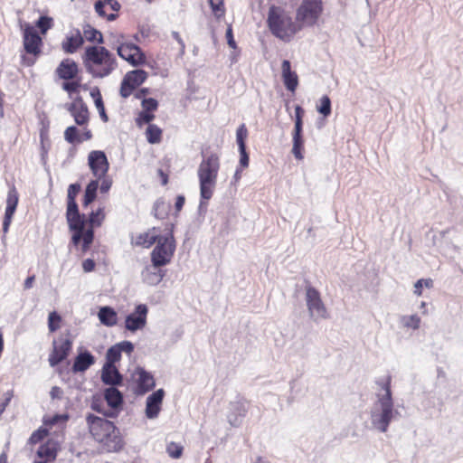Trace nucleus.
I'll return each mask as SVG.
<instances>
[{
  "label": "nucleus",
  "instance_id": "72a5a7b5",
  "mask_svg": "<svg viewBox=\"0 0 463 463\" xmlns=\"http://www.w3.org/2000/svg\"><path fill=\"white\" fill-rule=\"evenodd\" d=\"M163 131L162 129L155 125L149 124L146 130V137L150 144H158L162 140Z\"/></svg>",
  "mask_w": 463,
  "mask_h": 463
},
{
  "label": "nucleus",
  "instance_id": "cd10ccee",
  "mask_svg": "<svg viewBox=\"0 0 463 463\" xmlns=\"http://www.w3.org/2000/svg\"><path fill=\"white\" fill-rule=\"evenodd\" d=\"M95 363L94 356L90 352L79 354L74 360L72 370L75 373L84 372Z\"/></svg>",
  "mask_w": 463,
  "mask_h": 463
},
{
  "label": "nucleus",
  "instance_id": "6e6552de",
  "mask_svg": "<svg viewBox=\"0 0 463 463\" xmlns=\"http://www.w3.org/2000/svg\"><path fill=\"white\" fill-rule=\"evenodd\" d=\"M324 12L323 0H302L296 10V19L300 29L314 27Z\"/></svg>",
  "mask_w": 463,
  "mask_h": 463
},
{
  "label": "nucleus",
  "instance_id": "f704fd0d",
  "mask_svg": "<svg viewBox=\"0 0 463 463\" xmlns=\"http://www.w3.org/2000/svg\"><path fill=\"white\" fill-rule=\"evenodd\" d=\"M54 25L53 19L47 15H42L35 23V26L39 29L42 35H45L47 32Z\"/></svg>",
  "mask_w": 463,
  "mask_h": 463
},
{
  "label": "nucleus",
  "instance_id": "774afa93",
  "mask_svg": "<svg viewBox=\"0 0 463 463\" xmlns=\"http://www.w3.org/2000/svg\"><path fill=\"white\" fill-rule=\"evenodd\" d=\"M99 116H100L101 119L104 122H107L109 120V118L105 112V109H99Z\"/></svg>",
  "mask_w": 463,
  "mask_h": 463
},
{
  "label": "nucleus",
  "instance_id": "0eeeda50",
  "mask_svg": "<svg viewBox=\"0 0 463 463\" xmlns=\"http://www.w3.org/2000/svg\"><path fill=\"white\" fill-rule=\"evenodd\" d=\"M174 225L166 227V232L157 241L151 252V261L156 268L163 267L171 262L175 251V241L173 233Z\"/></svg>",
  "mask_w": 463,
  "mask_h": 463
},
{
  "label": "nucleus",
  "instance_id": "58836bf2",
  "mask_svg": "<svg viewBox=\"0 0 463 463\" xmlns=\"http://www.w3.org/2000/svg\"><path fill=\"white\" fill-rule=\"evenodd\" d=\"M62 318L56 312L52 311L48 316V329L51 333L56 332L61 326Z\"/></svg>",
  "mask_w": 463,
  "mask_h": 463
},
{
  "label": "nucleus",
  "instance_id": "ea45409f",
  "mask_svg": "<svg viewBox=\"0 0 463 463\" xmlns=\"http://www.w3.org/2000/svg\"><path fill=\"white\" fill-rule=\"evenodd\" d=\"M166 452L172 458H180L184 453V447L179 443L171 441L166 445Z\"/></svg>",
  "mask_w": 463,
  "mask_h": 463
},
{
  "label": "nucleus",
  "instance_id": "c03bdc74",
  "mask_svg": "<svg viewBox=\"0 0 463 463\" xmlns=\"http://www.w3.org/2000/svg\"><path fill=\"white\" fill-rule=\"evenodd\" d=\"M107 362L106 364H115V363L118 362L121 359V352L117 346V345H112L107 352L106 354Z\"/></svg>",
  "mask_w": 463,
  "mask_h": 463
},
{
  "label": "nucleus",
  "instance_id": "680f3d73",
  "mask_svg": "<svg viewBox=\"0 0 463 463\" xmlns=\"http://www.w3.org/2000/svg\"><path fill=\"white\" fill-rule=\"evenodd\" d=\"M184 202H185V198L184 195H178L176 197L175 204L176 212H180L182 210V208L184 207Z\"/></svg>",
  "mask_w": 463,
  "mask_h": 463
},
{
  "label": "nucleus",
  "instance_id": "dca6fc26",
  "mask_svg": "<svg viewBox=\"0 0 463 463\" xmlns=\"http://www.w3.org/2000/svg\"><path fill=\"white\" fill-rule=\"evenodd\" d=\"M89 165L93 175L100 179L107 175L109 170V162L107 156L103 151L93 150L89 154L88 156Z\"/></svg>",
  "mask_w": 463,
  "mask_h": 463
},
{
  "label": "nucleus",
  "instance_id": "f03ea898",
  "mask_svg": "<svg viewBox=\"0 0 463 463\" xmlns=\"http://www.w3.org/2000/svg\"><path fill=\"white\" fill-rule=\"evenodd\" d=\"M89 432L106 452H118L124 445L123 437L116 425L102 417L94 414L86 416Z\"/></svg>",
  "mask_w": 463,
  "mask_h": 463
},
{
  "label": "nucleus",
  "instance_id": "f8f14e48",
  "mask_svg": "<svg viewBox=\"0 0 463 463\" xmlns=\"http://www.w3.org/2000/svg\"><path fill=\"white\" fill-rule=\"evenodd\" d=\"M306 302L310 316L315 319H326L327 309L322 301L320 293L315 288L308 286L306 288Z\"/></svg>",
  "mask_w": 463,
  "mask_h": 463
},
{
  "label": "nucleus",
  "instance_id": "de8ad7c7",
  "mask_svg": "<svg viewBox=\"0 0 463 463\" xmlns=\"http://www.w3.org/2000/svg\"><path fill=\"white\" fill-rule=\"evenodd\" d=\"M405 327L418 329L420 325V318L418 315H411L403 318Z\"/></svg>",
  "mask_w": 463,
  "mask_h": 463
},
{
  "label": "nucleus",
  "instance_id": "79ce46f5",
  "mask_svg": "<svg viewBox=\"0 0 463 463\" xmlns=\"http://www.w3.org/2000/svg\"><path fill=\"white\" fill-rule=\"evenodd\" d=\"M49 435V430L46 428L40 427L38 430L33 431L29 438L28 443L31 445H35L41 442L43 439H45Z\"/></svg>",
  "mask_w": 463,
  "mask_h": 463
},
{
  "label": "nucleus",
  "instance_id": "2f4dec72",
  "mask_svg": "<svg viewBox=\"0 0 463 463\" xmlns=\"http://www.w3.org/2000/svg\"><path fill=\"white\" fill-rule=\"evenodd\" d=\"M105 400L111 408H118L123 402L120 392L115 387H109L105 391Z\"/></svg>",
  "mask_w": 463,
  "mask_h": 463
},
{
  "label": "nucleus",
  "instance_id": "473e14b6",
  "mask_svg": "<svg viewBox=\"0 0 463 463\" xmlns=\"http://www.w3.org/2000/svg\"><path fill=\"white\" fill-rule=\"evenodd\" d=\"M99 188V181L98 180H92L90 181L84 193L83 200H82V205L84 207H87L89 204H90L97 196V190Z\"/></svg>",
  "mask_w": 463,
  "mask_h": 463
},
{
  "label": "nucleus",
  "instance_id": "5701e85b",
  "mask_svg": "<svg viewBox=\"0 0 463 463\" xmlns=\"http://www.w3.org/2000/svg\"><path fill=\"white\" fill-rule=\"evenodd\" d=\"M281 74L286 89L294 93L298 86V77L296 71H291L289 61L284 60L282 61Z\"/></svg>",
  "mask_w": 463,
  "mask_h": 463
},
{
  "label": "nucleus",
  "instance_id": "864d4df0",
  "mask_svg": "<svg viewBox=\"0 0 463 463\" xmlns=\"http://www.w3.org/2000/svg\"><path fill=\"white\" fill-rule=\"evenodd\" d=\"M117 346L120 350V352H126L128 354H131L134 350V345L129 341H123L118 344H117Z\"/></svg>",
  "mask_w": 463,
  "mask_h": 463
},
{
  "label": "nucleus",
  "instance_id": "b1692460",
  "mask_svg": "<svg viewBox=\"0 0 463 463\" xmlns=\"http://www.w3.org/2000/svg\"><path fill=\"white\" fill-rule=\"evenodd\" d=\"M60 449L59 443L53 439H48L41 445L36 452L38 458L48 462L55 461L58 451Z\"/></svg>",
  "mask_w": 463,
  "mask_h": 463
},
{
  "label": "nucleus",
  "instance_id": "7c9ffc66",
  "mask_svg": "<svg viewBox=\"0 0 463 463\" xmlns=\"http://www.w3.org/2000/svg\"><path fill=\"white\" fill-rule=\"evenodd\" d=\"M303 152L304 139L302 137V130L294 129L292 154L294 155L296 159L302 160L304 158Z\"/></svg>",
  "mask_w": 463,
  "mask_h": 463
},
{
  "label": "nucleus",
  "instance_id": "39448f33",
  "mask_svg": "<svg viewBox=\"0 0 463 463\" xmlns=\"http://www.w3.org/2000/svg\"><path fill=\"white\" fill-rule=\"evenodd\" d=\"M266 22L270 33L284 42H289L301 31L297 19L293 20L289 12L281 5H271L269 7Z\"/></svg>",
  "mask_w": 463,
  "mask_h": 463
},
{
  "label": "nucleus",
  "instance_id": "2eb2a0df",
  "mask_svg": "<svg viewBox=\"0 0 463 463\" xmlns=\"http://www.w3.org/2000/svg\"><path fill=\"white\" fill-rule=\"evenodd\" d=\"M147 313L148 308L145 304L137 305L134 312L126 317V329L131 332L143 329L146 325Z\"/></svg>",
  "mask_w": 463,
  "mask_h": 463
},
{
  "label": "nucleus",
  "instance_id": "37998d69",
  "mask_svg": "<svg viewBox=\"0 0 463 463\" xmlns=\"http://www.w3.org/2000/svg\"><path fill=\"white\" fill-rule=\"evenodd\" d=\"M212 11L216 18H221L225 14L223 0H209Z\"/></svg>",
  "mask_w": 463,
  "mask_h": 463
},
{
  "label": "nucleus",
  "instance_id": "a211bd4d",
  "mask_svg": "<svg viewBox=\"0 0 463 463\" xmlns=\"http://www.w3.org/2000/svg\"><path fill=\"white\" fill-rule=\"evenodd\" d=\"M84 44V38L81 31L78 28L71 30L61 43V48L64 53H75Z\"/></svg>",
  "mask_w": 463,
  "mask_h": 463
},
{
  "label": "nucleus",
  "instance_id": "09e8293b",
  "mask_svg": "<svg viewBox=\"0 0 463 463\" xmlns=\"http://www.w3.org/2000/svg\"><path fill=\"white\" fill-rule=\"evenodd\" d=\"M305 111L304 109L299 106H296L295 108V128L294 129L303 130V117H304Z\"/></svg>",
  "mask_w": 463,
  "mask_h": 463
},
{
  "label": "nucleus",
  "instance_id": "a878e982",
  "mask_svg": "<svg viewBox=\"0 0 463 463\" xmlns=\"http://www.w3.org/2000/svg\"><path fill=\"white\" fill-rule=\"evenodd\" d=\"M92 137V132L88 128L84 127L81 135L75 126L68 127L64 131V138L70 144L81 143L90 140Z\"/></svg>",
  "mask_w": 463,
  "mask_h": 463
},
{
  "label": "nucleus",
  "instance_id": "3c124183",
  "mask_svg": "<svg viewBox=\"0 0 463 463\" xmlns=\"http://www.w3.org/2000/svg\"><path fill=\"white\" fill-rule=\"evenodd\" d=\"M90 95H91V97L94 99L95 106H96L98 110L105 109L104 108V103H103V100H102V96H101L100 91H99V89L92 90L91 92H90Z\"/></svg>",
  "mask_w": 463,
  "mask_h": 463
},
{
  "label": "nucleus",
  "instance_id": "4c0bfd02",
  "mask_svg": "<svg viewBox=\"0 0 463 463\" xmlns=\"http://www.w3.org/2000/svg\"><path fill=\"white\" fill-rule=\"evenodd\" d=\"M69 420L68 414H55L53 416H47L43 418V424L46 427L52 428V426L62 423L65 424Z\"/></svg>",
  "mask_w": 463,
  "mask_h": 463
},
{
  "label": "nucleus",
  "instance_id": "9d476101",
  "mask_svg": "<svg viewBox=\"0 0 463 463\" xmlns=\"http://www.w3.org/2000/svg\"><path fill=\"white\" fill-rule=\"evenodd\" d=\"M73 345V336L68 330L60 335L52 341V349L49 354V364L52 367H55L67 359L71 352Z\"/></svg>",
  "mask_w": 463,
  "mask_h": 463
},
{
  "label": "nucleus",
  "instance_id": "0e129e2a",
  "mask_svg": "<svg viewBox=\"0 0 463 463\" xmlns=\"http://www.w3.org/2000/svg\"><path fill=\"white\" fill-rule=\"evenodd\" d=\"M157 174L161 179V184L163 185H166L168 183V175L165 173L162 169H158Z\"/></svg>",
  "mask_w": 463,
  "mask_h": 463
},
{
  "label": "nucleus",
  "instance_id": "7ed1b4c3",
  "mask_svg": "<svg viewBox=\"0 0 463 463\" xmlns=\"http://www.w3.org/2000/svg\"><path fill=\"white\" fill-rule=\"evenodd\" d=\"M82 63L93 78H105L118 67L115 55L101 45L87 46L82 54Z\"/></svg>",
  "mask_w": 463,
  "mask_h": 463
},
{
  "label": "nucleus",
  "instance_id": "1a4fd4ad",
  "mask_svg": "<svg viewBox=\"0 0 463 463\" xmlns=\"http://www.w3.org/2000/svg\"><path fill=\"white\" fill-rule=\"evenodd\" d=\"M380 385L385 393L379 399L382 412L379 419L374 421V424L378 430L385 432L392 418L393 404L391 392V377L387 376L383 382L380 383Z\"/></svg>",
  "mask_w": 463,
  "mask_h": 463
},
{
  "label": "nucleus",
  "instance_id": "052dcab7",
  "mask_svg": "<svg viewBox=\"0 0 463 463\" xmlns=\"http://www.w3.org/2000/svg\"><path fill=\"white\" fill-rule=\"evenodd\" d=\"M62 394L63 392L59 386H53L50 392L52 399H61Z\"/></svg>",
  "mask_w": 463,
  "mask_h": 463
},
{
  "label": "nucleus",
  "instance_id": "ddd939ff",
  "mask_svg": "<svg viewBox=\"0 0 463 463\" xmlns=\"http://www.w3.org/2000/svg\"><path fill=\"white\" fill-rule=\"evenodd\" d=\"M147 76V72L144 70L128 71L121 81L119 95L123 99L128 98L135 90L146 81Z\"/></svg>",
  "mask_w": 463,
  "mask_h": 463
},
{
  "label": "nucleus",
  "instance_id": "a19ab883",
  "mask_svg": "<svg viewBox=\"0 0 463 463\" xmlns=\"http://www.w3.org/2000/svg\"><path fill=\"white\" fill-rule=\"evenodd\" d=\"M317 109L325 118L331 114V100L327 95L321 97L319 104L317 106Z\"/></svg>",
  "mask_w": 463,
  "mask_h": 463
},
{
  "label": "nucleus",
  "instance_id": "a18cd8bd",
  "mask_svg": "<svg viewBox=\"0 0 463 463\" xmlns=\"http://www.w3.org/2000/svg\"><path fill=\"white\" fill-rule=\"evenodd\" d=\"M248 137V129L245 124H241L236 131V140L239 148L246 147L245 141Z\"/></svg>",
  "mask_w": 463,
  "mask_h": 463
},
{
  "label": "nucleus",
  "instance_id": "bf43d9fd",
  "mask_svg": "<svg viewBox=\"0 0 463 463\" xmlns=\"http://www.w3.org/2000/svg\"><path fill=\"white\" fill-rule=\"evenodd\" d=\"M5 398L3 402H0V416L3 414V412L5 411L6 407L9 405L12 398H13V392H8L5 394Z\"/></svg>",
  "mask_w": 463,
  "mask_h": 463
},
{
  "label": "nucleus",
  "instance_id": "412c9836",
  "mask_svg": "<svg viewBox=\"0 0 463 463\" xmlns=\"http://www.w3.org/2000/svg\"><path fill=\"white\" fill-rule=\"evenodd\" d=\"M56 75L64 80H74L79 74V66L72 59L62 60L55 70Z\"/></svg>",
  "mask_w": 463,
  "mask_h": 463
},
{
  "label": "nucleus",
  "instance_id": "aec40b11",
  "mask_svg": "<svg viewBox=\"0 0 463 463\" xmlns=\"http://www.w3.org/2000/svg\"><path fill=\"white\" fill-rule=\"evenodd\" d=\"M136 376V388L135 393L137 395H143L155 387V379L153 375L142 368L137 369L135 372Z\"/></svg>",
  "mask_w": 463,
  "mask_h": 463
},
{
  "label": "nucleus",
  "instance_id": "9b49d317",
  "mask_svg": "<svg viewBox=\"0 0 463 463\" xmlns=\"http://www.w3.org/2000/svg\"><path fill=\"white\" fill-rule=\"evenodd\" d=\"M118 55L133 67L144 65L146 62V56L142 49L130 41H118L114 48Z\"/></svg>",
  "mask_w": 463,
  "mask_h": 463
},
{
  "label": "nucleus",
  "instance_id": "6e6d98bb",
  "mask_svg": "<svg viewBox=\"0 0 463 463\" xmlns=\"http://www.w3.org/2000/svg\"><path fill=\"white\" fill-rule=\"evenodd\" d=\"M239 151H240V155H241L240 165L244 168L248 167L250 159H249V155L246 152V147L239 148Z\"/></svg>",
  "mask_w": 463,
  "mask_h": 463
},
{
  "label": "nucleus",
  "instance_id": "4d7b16f0",
  "mask_svg": "<svg viewBox=\"0 0 463 463\" xmlns=\"http://www.w3.org/2000/svg\"><path fill=\"white\" fill-rule=\"evenodd\" d=\"M226 39H227L228 45L231 48H232V49H236L237 48L236 42H235V40L233 38V33H232V25H229L228 28H227Z\"/></svg>",
  "mask_w": 463,
  "mask_h": 463
},
{
  "label": "nucleus",
  "instance_id": "603ef678",
  "mask_svg": "<svg viewBox=\"0 0 463 463\" xmlns=\"http://www.w3.org/2000/svg\"><path fill=\"white\" fill-rule=\"evenodd\" d=\"M99 182V179H96ZM100 185H99V190L102 194H106L109 191L111 185H112V180L106 175H104V177H101L100 178Z\"/></svg>",
  "mask_w": 463,
  "mask_h": 463
},
{
  "label": "nucleus",
  "instance_id": "69168bd1",
  "mask_svg": "<svg viewBox=\"0 0 463 463\" xmlns=\"http://www.w3.org/2000/svg\"><path fill=\"white\" fill-rule=\"evenodd\" d=\"M34 280H35L34 275L29 276L24 281V288L25 289L31 288L33 285Z\"/></svg>",
  "mask_w": 463,
  "mask_h": 463
},
{
  "label": "nucleus",
  "instance_id": "e433bc0d",
  "mask_svg": "<svg viewBox=\"0 0 463 463\" xmlns=\"http://www.w3.org/2000/svg\"><path fill=\"white\" fill-rule=\"evenodd\" d=\"M170 208V204L164 200L156 201L154 206L155 216L158 219H165L168 215Z\"/></svg>",
  "mask_w": 463,
  "mask_h": 463
},
{
  "label": "nucleus",
  "instance_id": "f257e3e1",
  "mask_svg": "<svg viewBox=\"0 0 463 463\" xmlns=\"http://www.w3.org/2000/svg\"><path fill=\"white\" fill-rule=\"evenodd\" d=\"M81 191L79 183L71 184L67 189L66 221L71 232V243L80 247L83 253L87 252L94 241V230L100 227L106 219V207L99 206L92 210L88 217L80 213L76 198Z\"/></svg>",
  "mask_w": 463,
  "mask_h": 463
},
{
  "label": "nucleus",
  "instance_id": "6ab92c4d",
  "mask_svg": "<svg viewBox=\"0 0 463 463\" xmlns=\"http://www.w3.org/2000/svg\"><path fill=\"white\" fill-rule=\"evenodd\" d=\"M119 9L120 5L117 0H99L95 3L96 13L108 21H114Z\"/></svg>",
  "mask_w": 463,
  "mask_h": 463
},
{
  "label": "nucleus",
  "instance_id": "20e7f679",
  "mask_svg": "<svg viewBox=\"0 0 463 463\" xmlns=\"http://www.w3.org/2000/svg\"><path fill=\"white\" fill-rule=\"evenodd\" d=\"M202 161L198 166L197 175L200 184V194L203 199L212 198L217 184L221 168L220 155L207 147L202 151Z\"/></svg>",
  "mask_w": 463,
  "mask_h": 463
},
{
  "label": "nucleus",
  "instance_id": "49530a36",
  "mask_svg": "<svg viewBox=\"0 0 463 463\" xmlns=\"http://www.w3.org/2000/svg\"><path fill=\"white\" fill-rule=\"evenodd\" d=\"M154 118H155L154 113L142 109V111H140L138 113V116L136 118V123L138 127H142L144 124L149 125L150 122L154 120Z\"/></svg>",
  "mask_w": 463,
  "mask_h": 463
},
{
  "label": "nucleus",
  "instance_id": "338daca9",
  "mask_svg": "<svg viewBox=\"0 0 463 463\" xmlns=\"http://www.w3.org/2000/svg\"><path fill=\"white\" fill-rule=\"evenodd\" d=\"M172 35H173L174 39L175 41H177L179 43V44L181 45V50L184 51V43L183 39L181 38L179 33L174 32Z\"/></svg>",
  "mask_w": 463,
  "mask_h": 463
},
{
  "label": "nucleus",
  "instance_id": "4be33fe9",
  "mask_svg": "<svg viewBox=\"0 0 463 463\" xmlns=\"http://www.w3.org/2000/svg\"><path fill=\"white\" fill-rule=\"evenodd\" d=\"M165 392L159 389L150 394L146 399V415L148 419L156 418L161 411Z\"/></svg>",
  "mask_w": 463,
  "mask_h": 463
},
{
  "label": "nucleus",
  "instance_id": "4468645a",
  "mask_svg": "<svg viewBox=\"0 0 463 463\" xmlns=\"http://www.w3.org/2000/svg\"><path fill=\"white\" fill-rule=\"evenodd\" d=\"M67 109L74 118L77 125L88 128L90 122V111L80 96L75 98L71 103L68 104Z\"/></svg>",
  "mask_w": 463,
  "mask_h": 463
},
{
  "label": "nucleus",
  "instance_id": "5fc2aeb1",
  "mask_svg": "<svg viewBox=\"0 0 463 463\" xmlns=\"http://www.w3.org/2000/svg\"><path fill=\"white\" fill-rule=\"evenodd\" d=\"M40 139L41 144L43 147L45 146V145H50V139H49V128L48 127H43L40 130Z\"/></svg>",
  "mask_w": 463,
  "mask_h": 463
},
{
  "label": "nucleus",
  "instance_id": "bb28decb",
  "mask_svg": "<svg viewBox=\"0 0 463 463\" xmlns=\"http://www.w3.org/2000/svg\"><path fill=\"white\" fill-rule=\"evenodd\" d=\"M101 380L105 384L113 386L122 382V376L115 364H105L101 372Z\"/></svg>",
  "mask_w": 463,
  "mask_h": 463
},
{
  "label": "nucleus",
  "instance_id": "f3484780",
  "mask_svg": "<svg viewBox=\"0 0 463 463\" xmlns=\"http://www.w3.org/2000/svg\"><path fill=\"white\" fill-rule=\"evenodd\" d=\"M19 202V194L14 185H13L7 194L6 197V207L5 212V217L3 222V231L6 233L11 225L14 214L16 211Z\"/></svg>",
  "mask_w": 463,
  "mask_h": 463
},
{
  "label": "nucleus",
  "instance_id": "8fccbe9b",
  "mask_svg": "<svg viewBox=\"0 0 463 463\" xmlns=\"http://www.w3.org/2000/svg\"><path fill=\"white\" fill-rule=\"evenodd\" d=\"M158 102L153 98L144 99L142 100V109L146 111L154 113L157 109Z\"/></svg>",
  "mask_w": 463,
  "mask_h": 463
},
{
  "label": "nucleus",
  "instance_id": "e2e57ef3",
  "mask_svg": "<svg viewBox=\"0 0 463 463\" xmlns=\"http://www.w3.org/2000/svg\"><path fill=\"white\" fill-rule=\"evenodd\" d=\"M422 287H423V279L417 280V282L414 284V294L417 296H421Z\"/></svg>",
  "mask_w": 463,
  "mask_h": 463
},
{
  "label": "nucleus",
  "instance_id": "423d86ee",
  "mask_svg": "<svg viewBox=\"0 0 463 463\" xmlns=\"http://www.w3.org/2000/svg\"><path fill=\"white\" fill-rule=\"evenodd\" d=\"M23 33V47L24 53L21 54V65L32 67L42 54L43 41L36 28L29 23L21 25Z\"/></svg>",
  "mask_w": 463,
  "mask_h": 463
},
{
  "label": "nucleus",
  "instance_id": "c85d7f7f",
  "mask_svg": "<svg viewBox=\"0 0 463 463\" xmlns=\"http://www.w3.org/2000/svg\"><path fill=\"white\" fill-rule=\"evenodd\" d=\"M81 34L84 41L89 43H96L97 45H101L104 43L102 33L89 24L82 25Z\"/></svg>",
  "mask_w": 463,
  "mask_h": 463
},
{
  "label": "nucleus",
  "instance_id": "c756f323",
  "mask_svg": "<svg viewBox=\"0 0 463 463\" xmlns=\"http://www.w3.org/2000/svg\"><path fill=\"white\" fill-rule=\"evenodd\" d=\"M98 317L101 324L107 326H114L118 322V314L110 307H100Z\"/></svg>",
  "mask_w": 463,
  "mask_h": 463
},
{
  "label": "nucleus",
  "instance_id": "393cba45",
  "mask_svg": "<svg viewBox=\"0 0 463 463\" xmlns=\"http://www.w3.org/2000/svg\"><path fill=\"white\" fill-rule=\"evenodd\" d=\"M159 228L153 227L148 231L139 233L135 238V244L143 248H150L161 238Z\"/></svg>",
  "mask_w": 463,
  "mask_h": 463
},
{
  "label": "nucleus",
  "instance_id": "c9c22d12",
  "mask_svg": "<svg viewBox=\"0 0 463 463\" xmlns=\"http://www.w3.org/2000/svg\"><path fill=\"white\" fill-rule=\"evenodd\" d=\"M61 88L70 95L72 93H79L81 88V78L77 77L74 80H65L62 83Z\"/></svg>",
  "mask_w": 463,
  "mask_h": 463
},
{
  "label": "nucleus",
  "instance_id": "13d9d810",
  "mask_svg": "<svg viewBox=\"0 0 463 463\" xmlns=\"http://www.w3.org/2000/svg\"><path fill=\"white\" fill-rule=\"evenodd\" d=\"M96 263L92 259H86L82 261V269L85 272H91L95 269Z\"/></svg>",
  "mask_w": 463,
  "mask_h": 463
}]
</instances>
